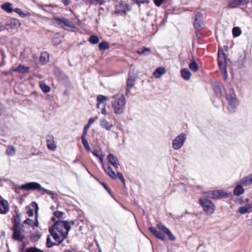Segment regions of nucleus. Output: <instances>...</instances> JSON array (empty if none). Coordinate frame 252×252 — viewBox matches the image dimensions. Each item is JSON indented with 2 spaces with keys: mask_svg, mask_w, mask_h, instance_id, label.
Segmentation results:
<instances>
[{
  "mask_svg": "<svg viewBox=\"0 0 252 252\" xmlns=\"http://www.w3.org/2000/svg\"><path fill=\"white\" fill-rule=\"evenodd\" d=\"M92 153L93 155L97 158L103 156L101 151L99 150L94 151Z\"/></svg>",
  "mask_w": 252,
  "mask_h": 252,
  "instance_id": "53",
  "label": "nucleus"
},
{
  "mask_svg": "<svg viewBox=\"0 0 252 252\" xmlns=\"http://www.w3.org/2000/svg\"><path fill=\"white\" fill-rule=\"evenodd\" d=\"M241 30L239 27H235L232 29V34L234 37H238L241 34Z\"/></svg>",
  "mask_w": 252,
  "mask_h": 252,
  "instance_id": "41",
  "label": "nucleus"
},
{
  "mask_svg": "<svg viewBox=\"0 0 252 252\" xmlns=\"http://www.w3.org/2000/svg\"><path fill=\"white\" fill-rule=\"evenodd\" d=\"M107 100V96L103 95H101V94L98 95L97 96V104H96L97 108H99L100 105L102 103H103V105H104V103H105L106 104V101Z\"/></svg>",
  "mask_w": 252,
  "mask_h": 252,
  "instance_id": "27",
  "label": "nucleus"
},
{
  "mask_svg": "<svg viewBox=\"0 0 252 252\" xmlns=\"http://www.w3.org/2000/svg\"><path fill=\"white\" fill-rule=\"evenodd\" d=\"M1 8L7 13H11L13 11L12 4L9 2H5L2 4Z\"/></svg>",
  "mask_w": 252,
  "mask_h": 252,
  "instance_id": "29",
  "label": "nucleus"
},
{
  "mask_svg": "<svg viewBox=\"0 0 252 252\" xmlns=\"http://www.w3.org/2000/svg\"><path fill=\"white\" fill-rule=\"evenodd\" d=\"M250 207L248 205L241 206L239 208L238 212L241 214H245L248 212Z\"/></svg>",
  "mask_w": 252,
  "mask_h": 252,
  "instance_id": "42",
  "label": "nucleus"
},
{
  "mask_svg": "<svg viewBox=\"0 0 252 252\" xmlns=\"http://www.w3.org/2000/svg\"><path fill=\"white\" fill-rule=\"evenodd\" d=\"M90 126H88L87 125H85L83 128V131L82 136L85 137L86 135L87 134L88 130L89 128H90Z\"/></svg>",
  "mask_w": 252,
  "mask_h": 252,
  "instance_id": "54",
  "label": "nucleus"
},
{
  "mask_svg": "<svg viewBox=\"0 0 252 252\" xmlns=\"http://www.w3.org/2000/svg\"><path fill=\"white\" fill-rule=\"evenodd\" d=\"M157 226L164 234H166L167 235L170 240L174 241L176 240L175 236L171 233L170 230L163 224L161 223H158L157 224Z\"/></svg>",
  "mask_w": 252,
  "mask_h": 252,
  "instance_id": "14",
  "label": "nucleus"
},
{
  "mask_svg": "<svg viewBox=\"0 0 252 252\" xmlns=\"http://www.w3.org/2000/svg\"><path fill=\"white\" fill-rule=\"evenodd\" d=\"M222 76H223V78L224 80H225L227 78V74L226 73V75L225 74H223V72H222Z\"/></svg>",
  "mask_w": 252,
  "mask_h": 252,
  "instance_id": "64",
  "label": "nucleus"
},
{
  "mask_svg": "<svg viewBox=\"0 0 252 252\" xmlns=\"http://www.w3.org/2000/svg\"><path fill=\"white\" fill-rule=\"evenodd\" d=\"M41 185L35 182H29L23 185L20 187V189L22 190H40L41 189Z\"/></svg>",
  "mask_w": 252,
  "mask_h": 252,
  "instance_id": "11",
  "label": "nucleus"
},
{
  "mask_svg": "<svg viewBox=\"0 0 252 252\" xmlns=\"http://www.w3.org/2000/svg\"><path fill=\"white\" fill-rule=\"evenodd\" d=\"M137 53L142 55H148L151 53V49L149 48L143 47L137 51Z\"/></svg>",
  "mask_w": 252,
  "mask_h": 252,
  "instance_id": "34",
  "label": "nucleus"
},
{
  "mask_svg": "<svg viewBox=\"0 0 252 252\" xmlns=\"http://www.w3.org/2000/svg\"><path fill=\"white\" fill-rule=\"evenodd\" d=\"M39 86L42 91L44 93H48L50 91V88L44 82L39 83Z\"/></svg>",
  "mask_w": 252,
  "mask_h": 252,
  "instance_id": "38",
  "label": "nucleus"
},
{
  "mask_svg": "<svg viewBox=\"0 0 252 252\" xmlns=\"http://www.w3.org/2000/svg\"><path fill=\"white\" fill-rule=\"evenodd\" d=\"M101 185L108 192H110L109 188L106 184H105L104 183H101Z\"/></svg>",
  "mask_w": 252,
  "mask_h": 252,
  "instance_id": "60",
  "label": "nucleus"
},
{
  "mask_svg": "<svg viewBox=\"0 0 252 252\" xmlns=\"http://www.w3.org/2000/svg\"><path fill=\"white\" fill-rule=\"evenodd\" d=\"M74 224L75 220L68 221L59 220L49 227V232L58 244H60L67 238L71 225Z\"/></svg>",
  "mask_w": 252,
  "mask_h": 252,
  "instance_id": "1",
  "label": "nucleus"
},
{
  "mask_svg": "<svg viewBox=\"0 0 252 252\" xmlns=\"http://www.w3.org/2000/svg\"><path fill=\"white\" fill-rule=\"evenodd\" d=\"M103 169L105 172L113 180L117 179V175L115 172L112 170L109 165L103 164L102 166Z\"/></svg>",
  "mask_w": 252,
  "mask_h": 252,
  "instance_id": "22",
  "label": "nucleus"
},
{
  "mask_svg": "<svg viewBox=\"0 0 252 252\" xmlns=\"http://www.w3.org/2000/svg\"><path fill=\"white\" fill-rule=\"evenodd\" d=\"M116 175H117V178L120 179V180L123 183L124 187H126V181H125V179L122 173L121 172H117V174Z\"/></svg>",
  "mask_w": 252,
  "mask_h": 252,
  "instance_id": "50",
  "label": "nucleus"
},
{
  "mask_svg": "<svg viewBox=\"0 0 252 252\" xmlns=\"http://www.w3.org/2000/svg\"><path fill=\"white\" fill-rule=\"evenodd\" d=\"M49 55L47 52L41 53L39 61L42 64H45L49 61Z\"/></svg>",
  "mask_w": 252,
  "mask_h": 252,
  "instance_id": "26",
  "label": "nucleus"
},
{
  "mask_svg": "<svg viewBox=\"0 0 252 252\" xmlns=\"http://www.w3.org/2000/svg\"><path fill=\"white\" fill-rule=\"evenodd\" d=\"M47 148L52 151H55L57 149L54 137L53 135H48L46 139Z\"/></svg>",
  "mask_w": 252,
  "mask_h": 252,
  "instance_id": "19",
  "label": "nucleus"
},
{
  "mask_svg": "<svg viewBox=\"0 0 252 252\" xmlns=\"http://www.w3.org/2000/svg\"><path fill=\"white\" fill-rule=\"evenodd\" d=\"M25 224H28L29 225L33 226V221L30 219L27 218L24 222Z\"/></svg>",
  "mask_w": 252,
  "mask_h": 252,
  "instance_id": "56",
  "label": "nucleus"
},
{
  "mask_svg": "<svg viewBox=\"0 0 252 252\" xmlns=\"http://www.w3.org/2000/svg\"><path fill=\"white\" fill-rule=\"evenodd\" d=\"M150 232L153 234L156 238L162 240L164 241L165 236L164 233L162 232H160L155 227L151 226L149 228Z\"/></svg>",
  "mask_w": 252,
  "mask_h": 252,
  "instance_id": "21",
  "label": "nucleus"
},
{
  "mask_svg": "<svg viewBox=\"0 0 252 252\" xmlns=\"http://www.w3.org/2000/svg\"><path fill=\"white\" fill-rule=\"evenodd\" d=\"M54 216L55 217L58 218L59 219H63V216L65 215L64 213L61 211H55L53 213Z\"/></svg>",
  "mask_w": 252,
  "mask_h": 252,
  "instance_id": "47",
  "label": "nucleus"
},
{
  "mask_svg": "<svg viewBox=\"0 0 252 252\" xmlns=\"http://www.w3.org/2000/svg\"><path fill=\"white\" fill-rule=\"evenodd\" d=\"M131 1L134 3L138 4L139 5L142 3H148L149 0H131Z\"/></svg>",
  "mask_w": 252,
  "mask_h": 252,
  "instance_id": "52",
  "label": "nucleus"
},
{
  "mask_svg": "<svg viewBox=\"0 0 252 252\" xmlns=\"http://www.w3.org/2000/svg\"><path fill=\"white\" fill-rule=\"evenodd\" d=\"M207 196L212 199H219L227 197V193L223 190H214L207 192Z\"/></svg>",
  "mask_w": 252,
  "mask_h": 252,
  "instance_id": "12",
  "label": "nucleus"
},
{
  "mask_svg": "<svg viewBox=\"0 0 252 252\" xmlns=\"http://www.w3.org/2000/svg\"><path fill=\"white\" fill-rule=\"evenodd\" d=\"M6 30L5 24L2 25L0 22V32Z\"/></svg>",
  "mask_w": 252,
  "mask_h": 252,
  "instance_id": "59",
  "label": "nucleus"
},
{
  "mask_svg": "<svg viewBox=\"0 0 252 252\" xmlns=\"http://www.w3.org/2000/svg\"><path fill=\"white\" fill-rule=\"evenodd\" d=\"M107 160L108 162L113 166L117 169L120 166L118 158L113 154H109L107 156Z\"/></svg>",
  "mask_w": 252,
  "mask_h": 252,
  "instance_id": "20",
  "label": "nucleus"
},
{
  "mask_svg": "<svg viewBox=\"0 0 252 252\" xmlns=\"http://www.w3.org/2000/svg\"><path fill=\"white\" fill-rule=\"evenodd\" d=\"M89 2L91 4L94 5H102L104 3V0H89Z\"/></svg>",
  "mask_w": 252,
  "mask_h": 252,
  "instance_id": "46",
  "label": "nucleus"
},
{
  "mask_svg": "<svg viewBox=\"0 0 252 252\" xmlns=\"http://www.w3.org/2000/svg\"><path fill=\"white\" fill-rule=\"evenodd\" d=\"M109 45L106 41H103L100 43L98 45L99 50H105L109 48Z\"/></svg>",
  "mask_w": 252,
  "mask_h": 252,
  "instance_id": "40",
  "label": "nucleus"
},
{
  "mask_svg": "<svg viewBox=\"0 0 252 252\" xmlns=\"http://www.w3.org/2000/svg\"><path fill=\"white\" fill-rule=\"evenodd\" d=\"M98 159H99V162L101 163H103V158H102V157H100V158H98Z\"/></svg>",
  "mask_w": 252,
  "mask_h": 252,
  "instance_id": "63",
  "label": "nucleus"
},
{
  "mask_svg": "<svg viewBox=\"0 0 252 252\" xmlns=\"http://www.w3.org/2000/svg\"><path fill=\"white\" fill-rule=\"evenodd\" d=\"M218 63L226 62L225 54L222 51L220 52V49L218 52Z\"/></svg>",
  "mask_w": 252,
  "mask_h": 252,
  "instance_id": "35",
  "label": "nucleus"
},
{
  "mask_svg": "<svg viewBox=\"0 0 252 252\" xmlns=\"http://www.w3.org/2000/svg\"><path fill=\"white\" fill-rule=\"evenodd\" d=\"M252 184V173L241 179L237 184L233 190V194L235 196H240L244 192L242 186H247Z\"/></svg>",
  "mask_w": 252,
  "mask_h": 252,
  "instance_id": "5",
  "label": "nucleus"
},
{
  "mask_svg": "<svg viewBox=\"0 0 252 252\" xmlns=\"http://www.w3.org/2000/svg\"><path fill=\"white\" fill-rule=\"evenodd\" d=\"M164 0H153L155 4L158 6H160Z\"/></svg>",
  "mask_w": 252,
  "mask_h": 252,
  "instance_id": "55",
  "label": "nucleus"
},
{
  "mask_svg": "<svg viewBox=\"0 0 252 252\" xmlns=\"http://www.w3.org/2000/svg\"><path fill=\"white\" fill-rule=\"evenodd\" d=\"M25 252H44L42 250L36 247H29L26 249Z\"/></svg>",
  "mask_w": 252,
  "mask_h": 252,
  "instance_id": "44",
  "label": "nucleus"
},
{
  "mask_svg": "<svg viewBox=\"0 0 252 252\" xmlns=\"http://www.w3.org/2000/svg\"><path fill=\"white\" fill-rule=\"evenodd\" d=\"M135 76L134 74H131L130 73L128 75V79L126 82V94L130 93V89L134 86Z\"/></svg>",
  "mask_w": 252,
  "mask_h": 252,
  "instance_id": "17",
  "label": "nucleus"
},
{
  "mask_svg": "<svg viewBox=\"0 0 252 252\" xmlns=\"http://www.w3.org/2000/svg\"><path fill=\"white\" fill-rule=\"evenodd\" d=\"M199 203L203 207L204 212L207 215H211L215 211V205L213 202L209 199L203 198L200 199Z\"/></svg>",
  "mask_w": 252,
  "mask_h": 252,
  "instance_id": "7",
  "label": "nucleus"
},
{
  "mask_svg": "<svg viewBox=\"0 0 252 252\" xmlns=\"http://www.w3.org/2000/svg\"><path fill=\"white\" fill-rule=\"evenodd\" d=\"M100 126L107 130H109L113 127L111 122H108L105 119H101L100 122Z\"/></svg>",
  "mask_w": 252,
  "mask_h": 252,
  "instance_id": "24",
  "label": "nucleus"
},
{
  "mask_svg": "<svg viewBox=\"0 0 252 252\" xmlns=\"http://www.w3.org/2000/svg\"><path fill=\"white\" fill-rule=\"evenodd\" d=\"M130 10V7L128 3L124 1H121L116 5L115 12L120 15H126Z\"/></svg>",
  "mask_w": 252,
  "mask_h": 252,
  "instance_id": "10",
  "label": "nucleus"
},
{
  "mask_svg": "<svg viewBox=\"0 0 252 252\" xmlns=\"http://www.w3.org/2000/svg\"><path fill=\"white\" fill-rule=\"evenodd\" d=\"M40 191H44V193L49 195H53L54 194L53 191H52L50 190L47 189L43 188L42 186L41 187Z\"/></svg>",
  "mask_w": 252,
  "mask_h": 252,
  "instance_id": "51",
  "label": "nucleus"
},
{
  "mask_svg": "<svg viewBox=\"0 0 252 252\" xmlns=\"http://www.w3.org/2000/svg\"><path fill=\"white\" fill-rule=\"evenodd\" d=\"M3 110V105L1 103H0V116L1 115Z\"/></svg>",
  "mask_w": 252,
  "mask_h": 252,
  "instance_id": "62",
  "label": "nucleus"
},
{
  "mask_svg": "<svg viewBox=\"0 0 252 252\" xmlns=\"http://www.w3.org/2000/svg\"><path fill=\"white\" fill-rule=\"evenodd\" d=\"M165 73V70L164 68L159 67L157 68L156 70L154 72L153 76L156 78H158Z\"/></svg>",
  "mask_w": 252,
  "mask_h": 252,
  "instance_id": "28",
  "label": "nucleus"
},
{
  "mask_svg": "<svg viewBox=\"0 0 252 252\" xmlns=\"http://www.w3.org/2000/svg\"><path fill=\"white\" fill-rule=\"evenodd\" d=\"M225 98L228 102V110L230 112H234L239 101L236 97L234 89L230 87L228 92H225Z\"/></svg>",
  "mask_w": 252,
  "mask_h": 252,
  "instance_id": "3",
  "label": "nucleus"
},
{
  "mask_svg": "<svg viewBox=\"0 0 252 252\" xmlns=\"http://www.w3.org/2000/svg\"><path fill=\"white\" fill-rule=\"evenodd\" d=\"M181 75L185 80H189L191 76V73L188 68H183L181 70Z\"/></svg>",
  "mask_w": 252,
  "mask_h": 252,
  "instance_id": "25",
  "label": "nucleus"
},
{
  "mask_svg": "<svg viewBox=\"0 0 252 252\" xmlns=\"http://www.w3.org/2000/svg\"><path fill=\"white\" fill-rule=\"evenodd\" d=\"M9 210V203L0 195V214H6Z\"/></svg>",
  "mask_w": 252,
  "mask_h": 252,
  "instance_id": "15",
  "label": "nucleus"
},
{
  "mask_svg": "<svg viewBox=\"0 0 252 252\" xmlns=\"http://www.w3.org/2000/svg\"><path fill=\"white\" fill-rule=\"evenodd\" d=\"M16 153V150L14 146L12 145L7 146L5 151V154L9 157H12L15 155Z\"/></svg>",
  "mask_w": 252,
  "mask_h": 252,
  "instance_id": "30",
  "label": "nucleus"
},
{
  "mask_svg": "<svg viewBox=\"0 0 252 252\" xmlns=\"http://www.w3.org/2000/svg\"><path fill=\"white\" fill-rule=\"evenodd\" d=\"M30 67L23 65L20 64L18 67L12 68V70L14 72H17L21 73H25L29 72Z\"/></svg>",
  "mask_w": 252,
  "mask_h": 252,
  "instance_id": "23",
  "label": "nucleus"
},
{
  "mask_svg": "<svg viewBox=\"0 0 252 252\" xmlns=\"http://www.w3.org/2000/svg\"><path fill=\"white\" fill-rule=\"evenodd\" d=\"M112 107L114 114L121 115L126 109V100L123 94H117L111 97Z\"/></svg>",
  "mask_w": 252,
  "mask_h": 252,
  "instance_id": "2",
  "label": "nucleus"
},
{
  "mask_svg": "<svg viewBox=\"0 0 252 252\" xmlns=\"http://www.w3.org/2000/svg\"><path fill=\"white\" fill-rule=\"evenodd\" d=\"M89 41L93 44H96L99 41L98 37L96 35H91L89 39Z\"/></svg>",
  "mask_w": 252,
  "mask_h": 252,
  "instance_id": "39",
  "label": "nucleus"
},
{
  "mask_svg": "<svg viewBox=\"0 0 252 252\" xmlns=\"http://www.w3.org/2000/svg\"><path fill=\"white\" fill-rule=\"evenodd\" d=\"M105 106H106V103H104V105L103 106V108H102L101 111V113L105 115H107V111L106 110Z\"/></svg>",
  "mask_w": 252,
  "mask_h": 252,
  "instance_id": "57",
  "label": "nucleus"
},
{
  "mask_svg": "<svg viewBox=\"0 0 252 252\" xmlns=\"http://www.w3.org/2000/svg\"><path fill=\"white\" fill-rule=\"evenodd\" d=\"M94 118H91L89 119L88 124H87L88 126H90L94 123Z\"/></svg>",
  "mask_w": 252,
  "mask_h": 252,
  "instance_id": "58",
  "label": "nucleus"
},
{
  "mask_svg": "<svg viewBox=\"0 0 252 252\" xmlns=\"http://www.w3.org/2000/svg\"><path fill=\"white\" fill-rule=\"evenodd\" d=\"M213 88L217 96L220 98L223 95V92L224 90L222 84L218 82H215L213 84Z\"/></svg>",
  "mask_w": 252,
  "mask_h": 252,
  "instance_id": "16",
  "label": "nucleus"
},
{
  "mask_svg": "<svg viewBox=\"0 0 252 252\" xmlns=\"http://www.w3.org/2000/svg\"><path fill=\"white\" fill-rule=\"evenodd\" d=\"M81 139L82 144L84 147L85 148V149H86V150L88 152H91V148H90L89 144L87 140L86 139V137L84 136H81Z\"/></svg>",
  "mask_w": 252,
  "mask_h": 252,
  "instance_id": "37",
  "label": "nucleus"
},
{
  "mask_svg": "<svg viewBox=\"0 0 252 252\" xmlns=\"http://www.w3.org/2000/svg\"><path fill=\"white\" fill-rule=\"evenodd\" d=\"M6 30H17L21 26V23L17 19L11 18L5 23Z\"/></svg>",
  "mask_w": 252,
  "mask_h": 252,
  "instance_id": "13",
  "label": "nucleus"
},
{
  "mask_svg": "<svg viewBox=\"0 0 252 252\" xmlns=\"http://www.w3.org/2000/svg\"><path fill=\"white\" fill-rule=\"evenodd\" d=\"M189 67L193 72H196L199 69L198 64L193 59L190 60V63L189 64Z\"/></svg>",
  "mask_w": 252,
  "mask_h": 252,
  "instance_id": "32",
  "label": "nucleus"
},
{
  "mask_svg": "<svg viewBox=\"0 0 252 252\" xmlns=\"http://www.w3.org/2000/svg\"><path fill=\"white\" fill-rule=\"evenodd\" d=\"M13 11L18 14L21 17H25L27 15L21 9L16 8L13 9Z\"/></svg>",
  "mask_w": 252,
  "mask_h": 252,
  "instance_id": "48",
  "label": "nucleus"
},
{
  "mask_svg": "<svg viewBox=\"0 0 252 252\" xmlns=\"http://www.w3.org/2000/svg\"><path fill=\"white\" fill-rule=\"evenodd\" d=\"M193 24L195 29V33L197 36L199 31L204 25L203 14L201 12H198L196 13Z\"/></svg>",
  "mask_w": 252,
  "mask_h": 252,
  "instance_id": "8",
  "label": "nucleus"
},
{
  "mask_svg": "<svg viewBox=\"0 0 252 252\" xmlns=\"http://www.w3.org/2000/svg\"><path fill=\"white\" fill-rule=\"evenodd\" d=\"M249 2L246 0H231L227 3V6L229 8H235L240 5H244Z\"/></svg>",
  "mask_w": 252,
  "mask_h": 252,
  "instance_id": "18",
  "label": "nucleus"
},
{
  "mask_svg": "<svg viewBox=\"0 0 252 252\" xmlns=\"http://www.w3.org/2000/svg\"><path fill=\"white\" fill-rule=\"evenodd\" d=\"M53 23L56 26L65 30L74 31L77 29L72 22L63 17H55Z\"/></svg>",
  "mask_w": 252,
  "mask_h": 252,
  "instance_id": "4",
  "label": "nucleus"
},
{
  "mask_svg": "<svg viewBox=\"0 0 252 252\" xmlns=\"http://www.w3.org/2000/svg\"><path fill=\"white\" fill-rule=\"evenodd\" d=\"M41 234L38 231L32 233L31 237L32 241L37 242L41 238Z\"/></svg>",
  "mask_w": 252,
  "mask_h": 252,
  "instance_id": "36",
  "label": "nucleus"
},
{
  "mask_svg": "<svg viewBox=\"0 0 252 252\" xmlns=\"http://www.w3.org/2000/svg\"><path fill=\"white\" fill-rule=\"evenodd\" d=\"M220 69L223 72V74L226 75V62L218 63Z\"/></svg>",
  "mask_w": 252,
  "mask_h": 252,
  "instance_id": "43",
  "label": "nucleus"
},
{
  "mask_svg": "<svg viewBox=\"0 0 252 252\" xmlns=\"http://www.w3.org/2000/svg\"><path fill=\"white\" fill-rule=\"evenodd\" d=\"M16 215L13 219V227L20 226L21 218L20 214L17 211H15Z\"/></svg>",
  "mask_w": 252,
  "mask_h": 252,
  "instance_id": "31",
  "label": "nucleus"
},
{
  "mask_svg": "<svg viewBox=\"0 0 252 252\" xmlns=\"http://www.w3.org/2000/svg\"><path fill=\"white\" fill-rule=\"evenodd\" d=\"M31 207H31H27V214L30 217H32L33 215L34 211H35V207H33L32 205Z\"/></svg>",
  "mask_w": 252,
  "mask_h": 252,
  "instance_id": "45",
  "label": "nucleus"
},
{
  "mask_svg": "<svg viewBox=\"0 0 252 252\" xmlns=\"http://www.w3.org/2000/svg\"><path fill=\"white\" fill-rule=\"evenodd\" d=\"M187 139V135L184 133H182L177 136L172 141V147L175 150L181 149Z\"/></svg>",
  "mask_w": 252,
  "mask_h": 252,
  "instance_id": "6",
  "label": "nucleus"
},
{
  "mask_svg": "<svg viewBox=\"0 0 252 252\" xmlns=\"http://www.w3.org/2000/svg\"><path fill=\"white\" fill-rule=\"evenodd\" d=\"M12 230L13 232L12 238L14 240L21 242L25 239L24 230L20 226L13 227Z\"/></svg>",
  "mask_w": 252,
  "mask_h": 252,
  "instance_id": "9",
  "label": "nucleus"
},
{
  "mask_svg": "<svg viewBox=\"0 0 252 252\" xmlns=\"http://www.w3.org/2000/svg\"><path fill=\"white\" fill-rule=\"evenodd\" d=\"M56 244L54 242L51 241V238L49 236H48L47 238V241H46V246L47 248H51L54 245H55Z\"/></svg>",
  "mask_w": 252,
  "mask_h": 252,
  "instance_id": "49",
  "label": "nucleus"
},
{
  "mask_svg": "<svg viewBox=\"0 0 252 252\" xmlns=\"http://www.w3.org/2000/svg\"><path fill=\"white\" fill-rule=\"evenodd\" d=\"M32 207H35V221L34 222H33V226H32V227H34V226H38V221L37 220V216H38V205L37 204H36V202H32Z\"/></svg>",
  "mask_w": 252,
  "mask_h": 252,
  "instance_id": "33",
  "label": "nucleus"
},
{
  "mask_svg": "<svg viewBox=\"0 0 252 252\" xmlns=\"http://www.w3.org/2000/svg\"><path fill=\"white\" fill-rule=\"evenodd\" d=\"M63 3L65 5H68L70 2V0H63Z\"/></svg>",
  "mask_w": 252,
  "mask_h": 252,
  "instance_id": "61",
  "label": "nucleus"
}]
</instances>
